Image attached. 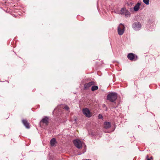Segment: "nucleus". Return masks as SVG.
I'll return each mask as SVG.
<instances>
[{"label":"nucleus","mask_w":160,"mask_h":160,"mask_svg":"<svg viewBox=\"0 0 160 160\" xmlns=\"http://www.w3.org/2000/svg\"><path fill=\"white\" fill-rule=\"evenodd\" d=\"M117 95L116 93H111L108 94L107 96V100L111 102H113L117 99Z\"/></svg>","instance_id":"f257e3e1"},{"label":"nucleus","mask_w":160,"mask_h":160,"mask_svg":"<svg viewBox=\"0 0 160 160\" xmlns=\"http://www.w3.org/2000/svg\"><path fill=\"white\" fill-rule=\"evenodd\" d=\"M125 31V27L123 25L120 23L118 27V34L120 35H122Z\"/></svg>","instance_id":"f03ea898"},{"label":"nucleus","mask_w":160,"mask_h":160,"mask_svg":"<svg viewBox=\"0 0 160 160\" xmlns=\"http://www.w3.org/2000/svg\"><path fill=\"white\" fill-rule=\"evenodd\" d=\"M132 27L134 30L138 31L141 29V24L139 22H135L132 25Z\"/></svg>","instance_id":"7ed1b4c3"},{"label":"nucleus","mask_w":160,"mask_h":160,"mask_svg":"<svg viewBox=\"0 0 160 160\" xmlns=\"http://www.w3.org/2000/svg\"><path fill=\"white\" fill-rule=\"evenodd\" d=\"M127 57L131 61H135L138 59L137 56L132 53H129Z\"/></svg>","instance_id":"20e7f679"},{"label":"nucleus","mask_w":160,"mask_h":160,"mask_svg":"<svg viewBox=\"0 0 160 160\" xmlns=\"http://www.w3.org/2000/svg\"><path fill=\"white\" fill-rule=\"evenodd\" d=\"M73 143L75 146L78 148H80L82 147V143L79 139H76L73 141Z\"/></svg>","instance_id":"39448f33"},{"label":"nucleus","mask_w":160,"mask_h":160,"mask_svg":"<svg viewBox=\"0 0 160 160\" xmlns=\"http://www.w3.org/2000/svg\"><path fill=\"white\" fill-rule=\"evenodd\" d=\"M82 112L83 114L88 117H90L92 116V114L90 113L89 110L87 108L83 109Z\"/></svg>","instance_id":"423d86ee"},{"label":"nucleus","mask_w":160,"mask_h":160,"mask_svg":"<svg viewBox=\"0 0 160 160\" xmlns=\"http://www.w3.org/2000/svg\"><path fill=\"white\" fill-rule=\"evenodd\" d=\"M94 84V82L92 81L86 83L84 85V89L85 90H87L88 89L89 87L93 85Z\"/></svg>","instance_id":"0eeeda50"},{"label":"nucleus","mask_w":160,"mask_h":160,"mask_svg":"<svg viewBox=\"0 0 160 160\" xmlns=\"http://www.w3.org/2000/svg\"><path fill=\"white\" fill-rule=\"evenodd\" d=\"M22 122L26 128L28 129L30 128L29 124L26 119H22Z\"/></svg>","instance_id":"6e6552de"},{"label":"nucleus","mask_w":160,"mask_h":160,"mask_svg":"<svg viewBox=\"0 0 160 160\" xmlns=\"http://www.w3.org/2000/svg\"><path fill=\"white\" fill-rule=\"evenodd\" d=\"M141 4V3L139 2H138L137 3V4L133 7V10L134 11L137 12L139 10Z\"/></svg>","instance_id":"1a4fd4ad"},{"label":"nucleus","mask_w":160,"mask_h":160,"mask_svg":"<svg viewBox=\"0 0 160 160\" xmlns=\"http://www.w3.org/2000/svg\"><path fill=\"white\" fill-rule=\"evenodd\" d=\"M41 122L45 123L47 125L48 123V118L47 117H45L44 118H42L41 121Z\"/></svg>","instance_id":"9d476101"},{"label":"nucleus","mask_w":160,"mask_h":160,"mask_svg":"<svg viewBox=\"0 0 160 160\" xmlns=\"http://www.w3.org/2000/svg\"><path fill=\"white\" fill-rule=\"evenodd\" d=\"M111 127V124L109 122H105L104 123V127L106 128H108Z\"/></svg>","instance_id":"9b49d317"},{"label":"nucleus","mask_w":160,"mask_h":160,"mask_svg":"<svg viewBox=\"0 0 160 160\" xmlns=\"http://www.w3.org/2000/svg\"><path fill=\"white\" fill-rule=\"evenodd\" d=\"M56 143V142L55 138H52L50 141V144L52 146H54Z\"/></svg>","instance_id":"f8f14e48"},{"label":"nucleus","mask_w":160,"mask_h":160,"mask_svg":"<svg viewBox=\"0 0 160 160\" xmlns=\"http://www.w3.org/2000/svg\"><path fill=\"white\" fill-rule=\"evenodd\" d=\"M123 15H124L126 18L129 17L130 15V13L129 11L126 9Z\"/></svg>","instance_id":"ddd939ff"},{"label":"nucleus","mask_w":160,"mask_h":160,"mask_svg":"<svg viewBox=\"0 0 160 160\" xmlns=\"http://www.w3.org/2000/svg\"><path fill=\"white\" fill-rule=\"evenodd\" d=\"M126 9L125 8H122L120 10V14L122 15H124Z\"/></svg>","instance_id":"4468645a"},{"label":"nucleus","mask_w":160,"mask_h":160,"mask_svg":"<svg viewBox=\"0 0 160 160\" xmlns=\"http://www.w3.org/2000/svg\"><path fill=\"white\" fill-rule=\"evenodd\" d=\"M98 89V87L97 86H93L92 87V91H94L95 90H97Z\"/></svg>","instance_id":"2eb2a0df"},{"label":"nucleus","mask_w":160,"mask_h":160,"mask_svg":"<svg viewBox=\"0 0 160 160\" xmlns=\"http://www.w3.org/2000/svg\"><path fill=\"white\" fill-rule=\"evenodd\" d=\"M143 2L147 5L149 4V0H143Z\"/></svg>","instance_id":"dca6fc26"},{"label":"nucleus","mask_w":160,"mask_h":160,"mask_svg":"<svg viewBox=\"0 0 160 160\" xmlns=\"http://www.w3.org/2000/svg\"><path fill=\"white\" fill-rule=\"evenodd\" d=\"M63 108L67 111H68L69 109V107L67 105H65Z\"/></svg>","instance_id":"f3484780"},{"label":"nucleus","mask_w":160,"mask_h":160,"mask_svg":"<svg viewBox=\"0 0 160 160\" xmlns=\"http://www.w3.org/2000/svg\"><path fill=\"white\" fill-rule=\"evenodd\" d=\"M102 115L100 114H99L98 116V118L99 119H101L102 118Z\"/></svg>","instance_id":"a211bd4d"},{"label":"nucleus","mask_w":160,"mask_h":160,"mask_svg":"<svg viewBox=\"0 0 160 160\" xmlns=\"http://www.w3.org/2000/svg\"><path fill=\"white\" fill-rule=\"evenodd\" d=\"M103 107H106V106L105 104H103Z\"/></svg>","instance_id":"6ab92c4d"},{"label":"nucleus","mask_w":160,"mask_h":160,"mask_svg":"<svg viewBox=\"0 0 160 160\" xmlns=\"http://www.w3.org/2000/svg\"><path fill=\"white\" fill-rule=\"evenodd\" d=\"M147 160H151V159H150V158H148L147 159Z\"/></svg>","instance_id":"aec40b11"},{"label":"nucleus","mask_w":160,"mask_h":160,"mask_svg":"<svg viewBox=\"0 0 160 160\" xmlns=\"http://www.w3.org/2000/svg\"><path fill=\"white\" fill-rule=\"evenodd\" d=\"M150 159H152V157H151Z\"/></svg>","instance_id":"412c9836"},{"label":"nucleus","mask_w":160,"mask_h":160,"mask_svg":"<svg viewBox=\"0 0 160 160\" xmlns=\"http://www.w3.org/2000/svg\"><path fill=\"white\" fill-rule=\"evenodd\" d=\"M148 156L147 155V157H146V158H148Z\"/></svg>","instance_id":"4be33fe9"},{"label":"nucleus","mask_w":160,"mask_h":160,"mask_svg":"<svg viewBox=\"0 0 160 160\" xmlns=\"http://www.w3.org/2000/svg\"><path fill=\"white\" fill-rule=\"evenodd\" d=\"M77 120V119H75V121L76 122V121Z\"/></svg>","instance_id":"5701e85b"}]
</instances>
